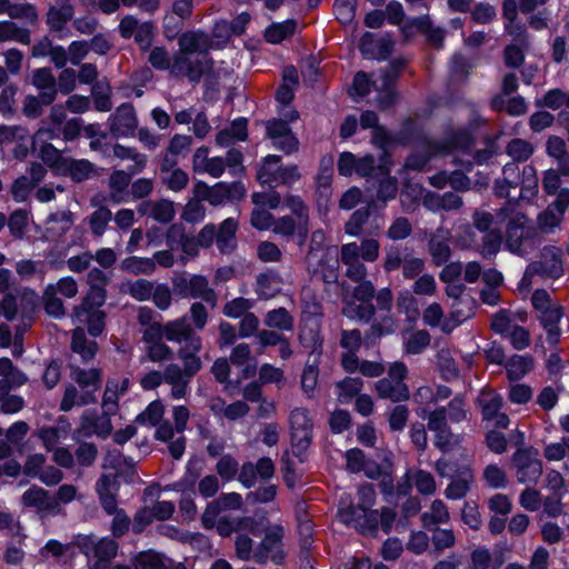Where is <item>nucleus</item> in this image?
I'll return each instance as SVG.
<instances>
[{"label": "nucleus", "mask_w": 569, "mask_h": 569, "mask_svg": "<svg viewBox=\"0 0 569 569\" xmlns=\"http://www.w3.org/2000/svg\"><path fill=\"white\" fill-rule=\"evenodd\" d=\"M503 178L496 181L495 191L499 197H507L510 200L501 213L508 217L506 247L509 251L523 256L527 252V243L530 240L532 230L525 214L513 212L511 200L516 197L511 196V190L519 186V198L522 200H531L538 193L537 171L531 164H526L520 174L519 167L516 163H507L502 170Z\"/></svg>", "instance_id": "nucleus-1"}, {"label": "nucleus", "mask_w": 569, "mask_h": 569, "mask_svg": "<svg viewBox=\"0 0 569 569\" xmlns=\"http://www.w3.org/2000/svg\"><path fill=\"white\" fill-rule=\"evenodd\" d=\"M104 301V289L99 286H92L81 305L74 309L72 316L73 322L87 325L88 331L92 337L101 335L104 329L106 315L101 310Z\"/></svg>", "instance_id": "nucleus-2"}, {"label": "nucleus", "mask_w": 569, "mask_h": 569, "mask_svg": "<svg viewBox=\"0 0 569 569\" xmlns=\"http://www.w3.org/2000/svg\"><path fill=\"white\" fill-rule=\"evenodd\" d=\"M436 470L441 477L451 478L445 490L448 499L459 500L467 496L475 478L469 462L458 463L441 458L436 462Z\"/></svg>", "instance_id": "nucleus-3"}, {"label": "nucleus", "mask_w": 569, "mask_h": 569, "mask_svg": "<svg viewBox=\"0 0 569 569\" xmlns=\"http://www.w3.org/2000/svg\"><path fill=\"white\" fill-rule=\"evenodd\" d=\"M280 114L283 119H272L267 122V134L276 149L290 154L298 150L299 140L291 131L289 122L296 121L299 114L293 109L280 111Z\"/></svg>", "instance_id": "nucleus-4"}, {"label": "nucleus", "mask_w": 569, "mask_h": 569, "mask_svg": "<svg viewBox=\"0 0 569 569\" xmlns=\"http://www.w3.org/2000/svg\"><path fill=\"white\" fill-rule=\"evenodd\" d=\"M471 136L467 130H460L456 133L452 141L449 143L428 142L425 146L427 154L418 156L412 154L406 161V167L413 170L422 169L431 156L440 154L442 152L452 151L455 149L467 150L471 144Z\"/></svg>", "instance_id": "nucleus-5"}, {"label": "nucleus", "mask_w": 569, "mask_h": 569, "mask_svg": "<svg viewBox=\"0 0 569 569\" xmlns=\"http://www.w3.org/2000/svg\"><path fill=\"white\" fill-rule=\"evenodd\" d=\"M511 465L520 483H536L542 475V462L538 458V452L530 448L517 450Z\"/></svg>", "instance_id": "nucleus-6"}, {"label": "nucleus", "mask_w": 569, "mask_h": 569, "mask_svg": "<svg viewBox=\"0 0 569 569\" xmlns=\"http://www.w3.org/2000/svg\"><path fill=\"white\" fill-rule=\"evenodd\" d=\"M338 516L345 525L353 527L360 532L373 531L379 525L378 510L369 509L365 505L343 506L340 502Z\"/></svg>", "instance_id": "nucleus-7"}, {"label": "nucleus", "mask_w": 569, "mask_h": 569, "mask_svg": "<svg viewBox=\"0 0 569 569\" xmlns=\"http://www.w3.org/2000/svg\"><path fill=\"white\" fill-rule=\"evenodd\" d=\"M54 137L56 132L53 130L41 128L36 132L32 144L38 157L57 173H60L67 158H63L60 151L48 142Z\"/></svg>", "instance_id": "nucleus-8"}, {"label": "nucleus", "mask_w": 569, "mask_h": 569, "mask_svg": "<svg viewBox=\"0 0 569 569\" xmlns=\"http://www.w3.org/2000/svg\"><path fill=\"white\" fill-rule=\"evenodd\" d=\"M174 289L181 297L184 298H201L212 307L216 305L217 295L206 277L194 274L191 277H180L173 282Z\"/></svg>", "instance_id": "nucleus-9"}, {"label": "nucleus", "mask_w": 569, "mask_h": 569, "mask_svg": "<svg viewBox=\"0 0 569 569\" xmlns=\"http://www.w3.org/2000/svg\"><path fill=\"white\" fill-rule=\"evenodd\" d=\"M289 421L292 447L298 451V455H300L311 442L312 421L308 410L305 408L293 409L290 413Z\"/></svg>", "instance_id": "nucleus-10"}, {"label": "nucleus", "mask_w": 569, "mask_h": 569, "mask_svg": "<svg viewBox=\"0 0 569 569\" xmlns=\"http://www.w3.org/2000/svg\"><path fill=\"white\" fill-rule=\"evenodd\" d=\"M164 338L181 346L188 345L193 350H201L202 348L201 338L193 332L192 327L184 317L168 321L164 325Z\"/></svg>", "instance_id": "nucleus-11"}, {"label": "nucleus", "mask_w": 569, "mask_h": 569, "mask_svg": "<svg viewBox=\"0 0 569 569\" xmlns=\"http://www.w3.org/2000/svg\"><path fill=\"white\" fill-rule=\"evenodd\" d=\"M109 413L106 411L99 415L93 410H86L81 416L77 433L81 437H91L93 435L107 437L112 430Z\"/></svg>", "instance_id": "nucleus-12"}, {"label": "nucleus", "mask_w": 569, "mask_h": 569, "mask_svg": "<svg viewBox=\"0 0 569 569\" xmlns=\"http://www.w3.org/2000/svg\"><path fill=\"white\" fill-rule=\"evenodd\" d=\"M569 206V190L562 189L557 194L556 200L548 206L538 217L539 228L543 231H552L560 224L563 214Z\"/></svg>", "instance_id": "nucleus-13"}, {"label": "nucleus", "mask_w": 569, "mask_h": 569, "mask_svg": "<svg viewBox=\"0 0 569 569\" xmlns=\"http://www.w3.org/2000/svg\"><path fill=\"white\" fill-rule=\"evenodd\" d=\"M282 528H271L264 536L260 546L253 552L257 562H263L270 558L274 563H280L284 557L281 549Z\"/></svg>", "instance_id": "nucleus-14"}, {"label": "nucleus", "mask_w": 569, "mask_h": 569, "mask_svg": "<svg viewBox=\"0 0 569 569\" xmlns=\"http://www.w3.org/2000/svg\"><path fill=\"white\" fill-rule=\"evenodd\" d=\"M110 131L113 137H129L137 129L138 121L134 108L131 104L123 103L108 120Z\"/></svg>", "instance_id": "nucleus-15"}, {"label": "nucleus", "mask_w": 569, "mask_h": 569, "mask_svg": "<svg viewBox=\"0 0 569 569\" xmlns=\"http://www.w3.org/2000/svg\"><path fill=\"white\" fill-rule=\"evenodd\" d=\"M478 402L485 420L491 421L498 428H507L509 426L508 416L500 411L502 398L498 393L483 391L480 393Z\"/></svg>", "instance_id": "nucleus-16"}, {"label": "nucleus", "mask_w": 569, "mask_h": 569, "mask_svg": "<svg viewBox=\"0 0 569 569\" xmlns=\"http://www.w3.org/2000/svg\"><path fill=\"white\" fill-rule=\"evenodd\" d=\"M561 250L557 247H545L540 259L532 262L537 266V272L543 278L558 279L563 274V264L561 260Z\"/></svg>", "instance_id": "nucleus-17"}, {"label": "nucleus", "mask_w": 569, "mask_h": 569, "mask_svg": "<svg viewBox=\"0 0 569 569\" xmlns=\"http://www.w3.org/2000/svg\"><path fill=\"white\" fill-rule=\"evenodd\" d=\"M118 491L119 481L117 475H101L96 482V492L100 505L108 515L116 512Z\"/></svg>", "instance_id": "nucleus-18"}, {"label": "nucleus", "mask_w": 569, "mask_h": 569, "mask_svg": "<svg viewBox=\"0 0 569 569\" xmlns=\"http://www.w3.org/2000/svg\"><path fill=\"white\" fill-rule=\"evenodd\" d=\"M203 72V61L199 58H193L192 54L178 51L171 66V74L187 76L190 80H199Z\"/></svg>", "instance_id": "nucleus-19"}, {"label": "nucleus", "mask_w": 569, "mask_h": 569, "mask_svg": "<svg viewBox=\"0 0 569 569\" xmlns=\"http://www.w3.org/2000/svg\"><path fill=\"white\" fill-rule=\"evenodd\" d=\"M274 473V465L270 458H261L256 465L247 462L242 466L239 480L243 486L250 488L254 486L258 478L269 479Z\"/></svg>", "instance_id": "nucleus-20"}, {"label": "nucleus", "mask_w": 569, "mask_h": 569, "mask_svg": "<svg viewBox=\"0 0 569 569\" xmlns=\"http://www.w3.org/2000/svg\"><path fill=\"white\" fill-rule=\"evenodd\" d=\"M79 543L82 552L89 558L111 560L118 551L117 542L108 538L96 540L94 538L87 537Z\"/></svg>", "instance_id": "nucleus-21"}, {"label": "nucleus", "mask_w": 569, "mask_h": 569, "mask_svg": "<svg viewBox=\"0 0 569 569\" xmlns=\"http://www.w3.org/2000/svg\"><path fill=\"white\" fill-rule=\"evenodd\" d=\"M562 316V308L559 305L538 315V319L546 332V340L552 347L559 342L561 337L559 322Z\"/></svg>", "instance_id": "nucleus-22"}, {"label": "nucleus", "mask_w": 569, "mask_h": 569, "mask_svg": "<svg viewBox=\"0 0 569 569\" xmlns=\"http://www.w3.org/2000/svg\"><path fill=\"white\" fill-rule=\"evenodd\" d=\"M210 410L213 416L218 419H227L229 421H236L249 413V406L241 400L227 403L221 398H216L210 403Z\"/></svg>", "instance_id": "nucleus-23"}, {"label": "nucleus", "mask_w": 569, "mask_h": 569, "mask_svg": "<svg viewBox=\"0 0 569 569\" xmlns=\"http://www.w3.org/2000/svg\"><path fill=\"white\" fill-rule=\"evenodd\" d=\"M193 169L199 173H208L212 178H219L226 169V162L221 157L209 158L208 150L199 148L193 154Z\"/></svg>", "instance_id": "nucleus-24"}, {"label": "nucleus", "mask_w": 569, "mask_h": 569, "mask_svg": "<svg viewBox=\"0 0 569 569\" xmlns=\"http://www.w3.org/2000/svg\"><path fill=\"white\" fill-rule=\"evenodd\" d=\"M142 216H149L161 223L170 222L176 214L174 203L170 200L143 201L138 206Z\"/></svg>", "instance_id": "nucleus-25"}, {"label": "nucleus", "mask_w": 569, "mask_h": 569, "mask_svg": "<svg viewBox=\"0 0 569 569\" xmlns=\"http://www.w3.org/2000/svg\"><path fill=\"white\" fill-rule=\"evenodd\" d=\"M471 299H461L458 302L451 305V311L448 318H446L441 326V331L450 333L466 320L471 318L473 315Z\"/></svg>", "instance_id": "nucleus-26"}, {"label": "nucleus", "mask_w": 569, "mask_h": 569, "mask_svg": "<svg viewBox=\"0 0 569 569\" xmlns=\"http://www.w3.org/2000/svg\"><path fill=\"white\" fill-rule=\"evenodd\" d=\"M32 84L41 91L40 98L43 104L48 106L53 102L57 94L56 78L48 68L34 70L32 74Z\"/></svg>", "instance_id": "nucleus-27"}, {"label": "nucleus", "mask_w": 569, "mask_h": 569, "mask_svg": "<svg viewBox=\"0 0 569 569\" xmlns=\"http://www.w3.org/2000/svg\"><path fill=\"white\" fill-rule=\"evenodd\" d=\"M70 378L80 389L92 391V396L100 389L101 371L97 368L82 369L71 365Z\"/></svg>", "instance_id": "nucleus-28"}, {"label": "nucleus", "mask_w": 569, "mask_h": 569, "mask_svg": "<svg viewBox=\"0 0 569 569\" xmlns=\"http://www.w3.org/2000/svg\"><path fill=\"white\" fill-rule=\"evenodd\" d=\"M179 50L190 54L204 53L213 47L209 37L201 31H189L180 36Z\"/></svg>", "instance_id": "nucleus-29"}, {"label": "nucleus", "mask_w": 569, "mask_h": 569, "mask_svg": "<svg viewBox=\"0 0 569 569\" xmlns=\"http://www.w3.org/2000/svg\"><path fill=\"white\" fill-rule=\"evenodd\" d=\"M191 376H188L178 365H169L163 372V381L171 386V395L174 399L186 396Z\"/></svg>", "instance_id": "nucleus-30"}, {"label": "nucleus", "mask_w": 569, "mask_h": 569, "mask_svg": "<svg viewBox=\"0 0 569 569\" xmlns=\"http://www.w3.org/2000/svg\"><path fill=\"white\" fill-rule=\"evenodd\" d=\"M129 386L128 378H112L107 381L102 399V407L106 411H116L119 398L127 393Z\"/></svg>", "instance_id": "nucleus-31"}, {"label": "nucleus", "mask_w": 569, "mask_h": 569, "mask_svg": "<svg viewBox=\"0 0 569 569\" xmlns=\"http://www.w3.org/2000/svg\"><path fill=\"white\" fill-rule=\"evenodd\" d=\"M96 401V396L92 391L80 389L72 383H68L64 388V393L60 402L61 411H70L74 407H83Z\"/></svg>", "instance_id": "nucleus-32"}, {"label": "nucleus", "mask_w": 569, "mask_h": 569, "mask_svg": "<svg viewBox=\"0 0 569 569\" xmlns=\"http://www.w3.org/2000/svg\"><path fill=\"white\" fill-rule=\"evenodd\" d=\"M74 10L70 3L51 6L47 13V24L51 31L62 33L67 23L73 18ZM63 37V34H60Z\"/></svg>", "instance_id": "nucleus-33"}, {"label": "nucleus", "mask_w": 569, "mask_h": 569, "mask_svg": "<svg viewBox=\"0 0 569 569\" xmlns=\"http://www.w3.org/2000/svg\"><path fill=\"white\" fill-rule=\"evenodd\" d=\"M397 76V70L391 68L388 71H382L379 76L372 81L376 90L379 91V104L382 108L389 107L395 99V91L392 88V82Z\"/></svg>", "instance_id": "nucleus-34"}, {"label": "nucleus", "mask_w": 569, "mask_h": 569, "mask_svg": "<svg viewBox=\"0 0 569 569\" xmlns=\"http://www.w3.org/2000/svg\"><path fill=\"white\" fill-rule=\"evenodd\" d=\"M376 390L381 398L398 402L409 398V390L403 381L382 378L376 382Z\"/></svg>", "instance_id": "nucleus-35"}, {"label": "nucleus", "mask_w": 569, "mask_h": 569, "mask_svg": "<svg viewBox=\"0 0 569 569\" xmlns=\"http://www.w3.org/2000/svg\"><path fill=\"white\" fill-rule=\"evenodd\" d=\"M22 502L27 507H33L39 511H51L56 508V502L48 492L40 487H31L22 495Z\"/></svg>", "instance_id": "nucleus-36"}, {"label": "nucleus", "mask_w": 569, "mask_h": 569, "mask_svg": "<svg viewBox=\"0 0 569 569\" xmlns=\"http://www.w3.org/2000/svg\"><path fill=\"white\" fill-rule=\"evenodd\" d=\"M173 163L174 161L170 160L167 154L161 166V170L163 172H167V174L163 177L164 184L168 187L169 190L178 192L187 187L189 182V176L181 169L170 170V167Z\"/></svg>", "instance_id": "nucleus-37"}, {"label": "nucleus", "mask_w": 569, "mask_h": 569, "mask_svg": "<svg viewBox=\"0 0 569 569\" xmlns=\"http://www.w3.org/2000/svg\"><path fill=\"white\" fill-rule=\"evenodd\" d=\"M71 348L73 352L80 355L83 361L92 359L97 352V343L87 339L82 327H77L73 330Z\"/></svg>", "instance_id": "nucleus-38"}, {"label": "nucleus", "mask_w": 569, "mask_h": 569, "mask_svg": "<svg viewBox=\"0 0 569 569\" xmlns=\"http://www.w3.org/2000/svg\"><path fill=\"white\" fill-rule=\"evenodd\" d=\"M69 431L70 426L68 423H61L51 427H43L38 430L37 435L41 439L44 448L48 451H51L60 440L67 438Z\"/></svg>", "instance_id": "nucleus-39"}, {"label": "nucleus", "mask_w": 569, "mask_h": 569, "mask_svg": "<svg viewBox=\"0 0 569 569\" xmlns=\"http://www.w3.org/2000/svg\"><path fill=\"white\" fill-rule=\"evenodd\" d=\"M533 368V359L527 355H515L506 363L507 373L510 380L522 379Z\"/></svg>", "instance_id": "nucleus-40"}, {"label": "nucleus", "mask_w": 569, "mask_h": 569, "mask_svg": "<svg viewBox=\"0 0 569 569\" xmlns=\"http://www.w3.org/2000/svg\"><path fill=\"white\" fill-rule=\"evenodd\" d=\"M297 30L296 20H286L283 22L272 23L264 31V38L268 42L277 44L284 39L293 36Z\"/></svg>", "instance_id": "nucleus-41"}, {"label": "nucleus", "mask_w": 569, "mask_h": 569, "mask_svg": "<svg viewBox=\"0 0 569 569\" xmlns=\"http://www.w3.org/2000/svg\"><path fill=\"white\" fill-rule=\"evenodd\" d=\"M238 223L233 218L224 219L217 232V244L221 252H229L234 247V233Z\"/></svg>", "instance_id": "nucleus-42"}, {"label": "nucleus", "mask_w": 569, "mask_h": 569, "mask_svg": "<svg viewBox=\"0 0 569 569\" xmlns=\"http://www.w3.org/2000/svg\"><path fill=\"white\" fill-rule=\"evenodd\" d=\"M429 251L437 266L448 261L451 251L447 242V234L442 233L441 230L432 236L429 243Z\"/></svg>", "instance_id": "nucleus-43"}, {"label": "nucleus", "mask_w": 569, "mask_h": 569, "mask_svg": "<svg viewBox=\"0 0 569 569\" xmlns=\"http://www.w3.org/2000/svg\"><path fill=\"white\" fill-rule=\"evenodd\" d=\"M93 172V164L84 159H68L64 161L61 173H68L72 180L80 182L90 177Z\"/></svg>", "instance_id": "nucleus-44"}, {"label": "nucleus", "mask_w": 569, "mask_h": 569, "mask_svg": "<svg viewBox=\"0 0 569 569\" xmlns=\"http://www.w3.org/2000/svg\"><path fill=\"white\" fill-rule=\"evenodd\" d=\"M375 309L371 302L357 300H346L342 313L352 320L369 321L373 316Z\"/></svg>", "instance_id": "nucleus-45"}, {"label": "nucleus", "mask_w": 569, "mask_h": 569, "mask_svg": "<svg viewBox=\"0 0 569 569\" xmlns=\"http://www.w3.org/2000/svg\"><path fill=\"white\" fill-rule=\"evenodd\" d=\"M160 532L167 537L172 538V539H176V540H179L182 542H189L191 546H194V547H207L208 546V539L203 535L184 532L173 526H161Z\"/></svg>", "instance_id": "nucleus-46"}, {"label": "nucleus", "mask_w": 569, "mask_h": 569, "mask_svg": "<svg viewBox=\"0 0 569 569\" xmlns=\"http://www.w3.org/2000/svg\"><path fill=\"white\" fill-rule=\"evenodd\" d=\"M449 519V511L445 502L439 499L431 503L430 511L421 516V522L425 528H430L432 525L447 523Z\"/></svg>", "instance_id": "nucleus-47"}, {"label": "nucleus", "mask_w": 569, "mask_h": 569, "mask_svg": "<svg viewBox=\"0 0 569 569\" xmlns=\"http://www.w3.org/2000/svg\"><path fill=\"white\" fill-rule=\"evenodd\" d=\"M325 240V234L322 231L318 230L312 233L311 237V248L307 256V264L308 269L312 273H318L322 271V267L320 264L322 260V251L320 250V246Z\"/></svg>", "instance_id": "nucleus-48"}, {"label": "nucleus", "mask_w": 569, "mask_h": 569, "mask_svg": "<svg viewBox=\"0 0 569 569\" xmlns=\"http://www.w3.org/2000/svg\"><path fill=\"white\" fill-rule=\"evenodd\" d=\"M278 169H280V157L274 154L267 156L258 171V180L262 184H276L279 174Z\"/></svg>", "instance_id": "nucleus-49"}, {"label": "nucleus", "mask_w": 569, "mask_h": 569, "mask_svg": "<svg viewBox=\"0 0 569 569\" xmlns=\"http://www.w3.org/2000/svg\"><path fill=\"white\" fill-rule=\"evenodd\" d=\"M547 153L559 161L562 173L569 174V157L566 142L561 138L552 136L548 139Z\"/></svg>", "instance_id": "nucleus-50"}, {"label": "nucleus", "mask_w": 569, "mask_h": 569, "mask_svg": "<svg viewBox=\"0 0 569 569\" xmlns=\"http://www.w3.org/2000/svg\"><path fill=\"white\" fill-rule=\"evenodd\" d=\"M281 289V280L277 274L263 273L257 279V293L260 298L269 299L274 297Z\"/></svg>", "instance_id": "nucleus-51"}, {"label": "nucleus", "mask_w": 569, "mask_h": 569, "mask_svg": "<svg viewBox=\"0 0 569 569\" xmlns=\"http://www.w3.org/2000/svg\"><path fill=\"white\" fill-rule=\"evenodd\" d=\"M263 322L267 327L278 330L290 331L293 328V318L284 308L268 311Z\"/></svg>", "instance_id": "nucleus-52"}, {"label": "nucleus", "mask_w": 569, "mask_h": 569, "mask_svg": "<svg viewBox=\"0 0 569 569\" xmlns=\"http://www.w3.org/2000/svg\"><path fill=\"white\" fill-rule=\"evenodd\" d=\"M17 41L22 44L30 43V33L26 29H20L11 21L0 22V42Z\"/></svg>", "instance_id": "nucleus-53"}, {"label": "nucleus", "mask_w": 569, "mask_h": 569, "mask_svg": "<svg viewBox=\"0 0 569 569\" xmlns=\"http://www.w3.org/2000/svg\"><path fill=\"white\" fill-rule=\"evenodd\" d=\"M43 305L46 312L51 317L62 318L66 313L62 300L54 292L53 283L48 284L44 289Z\"/></svg>", "instance_id": "nucleus-54"}, {"label": "nucleus", "mask_w": 569, "mask_h": 569, "mask_svg": "<svg viewBox=\"0 0 569 569\" xmlns=\"http://www.w3.org/2000/svg\"><path fill=\"white\" fill-rule=\"evenodd\" d=\"M121 268L134 274H150L154 271L156 264L150 258L129 257L121 262Z\"/></svg>", "instance_id": "nucleus-55"}, {"label": "nucleus", "mask_w": 569, "mask_h": 569, "mask_svg": "<svg viewBox=\"0 0 569 569\" xmlns=\"http://www.w3.org/2000/svg\"><path fill=\"white\" fill-rule=\"evenodd\" d=\"M200 350H193L188 345H182L179 349V358L183 363V369L188 376H194L201 369V359L197 356Z\"/></svg>", "instance_id": "nucleus-56"}, {"label": "nucleus", "mask_w": 569, "mask_h": 569, "mask_svg": "<svg viewBox=\"0 0 569 569\" xmlns=\"http://www.w3.org/2000/svg\"><path fill=\"white\" fill-rule=\"evenodd\" d=\"M533 151V146L523 139H513L506 147L507 154L515 161L528 160L532 156Z\"/></svg>", "instance_id": "nucleus-57"}, {"label": "nucleus", "mask_w": 569, "mask_h": 569, "mask_svg": "<svg viewBox=\"0 0 569 569\" xmlns=\"http://www.w3.org/2000/svg\"><path fill=\"white\" fill-rule=\"evenodd\" d=\"M569 456V436L559 441L550 442L543 448V457L548 461L558 462Z\"/></svg>", "instance_id": "nucleus-58"}, {"label": "nucleus", "mask_w": 569, "mask_h": 569, "mask_svg": "<svg viewBox=\"0 0 569 569\" xmlns=\"http://www.w3.org/2000/svg\"><path fill=\"white\" fill-rule=\"evenodd\" d=\"M486 485L492 489L505 488L508 483L506 471L498 465H488L482 473Z\"/></svg>", "instance_id": "nucleus-59"}, {"label": "nucleus", "mask_w": 569, "mask_h": 569, "mask_svg": "<svg viewBox=\"0 0 569 569\" xmlns=\"http://www.w3.org/2000/svg\"><path fill=\"white\" fill-rule=\"evenodd\" d=\"M253 300L241 297L234 298L224 305L222 312L228 318H242L249 313L248 311L253 308Z\"/></svg>", "instance_id": "nucleus-60"}, {"label": "nucleus", "mask_w": 569, "mask_h": 569, "mask_svg": "<svg viewBox=\"0 0 569 569\" xmlns=\"http://www.w3.org/2000/svg\"><path fill=\"white\" fill-rule=\"evenodd\" d=\"M430 340L431 338L428 331H416L407 338L405 342V350L409 355L421 353L429 346Z\"/></svg>", "instance_id": "nucleus-61"}, {"label": "nucleus", "mask_w": 569, "mask_h": 569, "mask_svg": "<svg viewBox=\"0 0 569 569\" xmlns=\"http://www.w3.org/2000/svg\"><path fill=\"white\" fill-rule=\"evenodd\" d=\"M111 211L106 207H99L94 210L89 217L91 232L97 237H101L111 220Z\"/></svg>", "instance_id": "nucleus-62"}, {"label": "nucleus", "mask_w": 569, "mask_h": 569, "mask_svg": "<svg viewBox=\"0 0 569 569\" xmlns=\"http://www.w3.org/2000/svg\"><path fill=\"white\" fill-rule=\"evenodd\" d=\"M481 240L482 242L479 244L478 249L485 257L496 254L502 242L501 233L498 228L490 229L488 232L482 233Z\"/></svg>", "instance_id": "nucleus-63"}, {"label": "nucleus", "mask_w": 569, "mask_h": 569, "mask_svg": "<svg viewBox=\"0 0 569 569\" xmlns=\"http://www.w3.org/2000/svg\"><path fill=\"white\" fill-rule=\"evenodd\" d=\"M136 569H164L163 558L156 552H144L139 555L134 561Z\"/></svg>", "instance_id": "nucleus-64"}]
</instances>
